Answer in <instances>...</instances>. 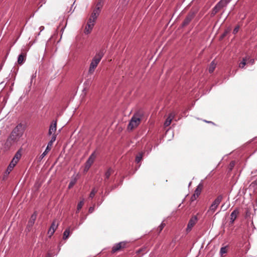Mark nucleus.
Wrapping results in <instances>:
<instances>
[{
  "instance_id": "nucleus-1",
  "label": "nucleus",
  "mask_w": 257,
  "mask_h": 257,
  "mask_svg": "<svg viewBox=\"0 0 257 257\" xmlns=\"http://www.w3.org/2000/svg\"><path fill=\"white\" fill-rule=\"evenodd\" d=\"M24 131L25 128L22 123L16 125L8 137L4 144V148L9 150L13 146L17 144L23 136Z\"/></svg>"
},
{
  "instance_id": "nucleus-2",
  "label": "nucleus",
  "mask_w": 257,
  "mask_h": 257,
  "mask_svg": "<svg viewBox=\"0 0 257 257\" xmlns=\"http://www.w3.org/2000/svg\"><path fill=\"white\" fill-rule=\"evenodd\" d=\"M104 53L105 51L103 49H101L96 53L95 56L92 59L90 64L88 70L89 74H91L94 72L95 68L97 67L102 58L103 57Z\"/></svg>"
},
{
  "instance_id": "nucleus-3",
  "label": "nucleus",
  "mask_w": 257,
  "mask_h": 257,
  "mask_svg": "<svg viewBox=\"0 0 257 257\" xmlns=\"http://www.w3.org/2000/svg\"><path fill=\"white\" fill-rule=\"evenodd\" d=\"M143 116V112L142 110H139L135 113L128 124V130H132L137 127L140 123Z\"/></svg>"
},
{
  "instance_id": "nucleus-4",
  "label": "nucleus",
  "mask_w": 257,
  "mask_h": 257,
  "mask_svg": "<svg viewBox=\"0 0 257 257\" xmlns=\"http://www.w3.org/2000/svg\"><path fill=\"white\" fill-rule=\"evenodd\" d=\"M223 199V195H219L217 198L213 201L211 205L210 206L209 209L207 211V213H211L212 214L217 208L218 205L221 202Z\"/></svg>"
},
{
  "instance_id": "nucleus-5",
  "label": "nucleus",
  "mask_w": 257,
  "mask_h": 257,
  "mask_svg": "<svg viewBox=\"0 0 257 257\" xmlns=\"http://www.w3.org/2000/svg\"><path fill=\"white\" fill-rule=\"evenodd\" d=\"M228 3L227 0H220L213 8L211 16H214L221 9L226 7Z\"/></svg>"
},
{
  "instance_id": "nucleus-6",
  "label": "nucleus",
  "mask_w": 257,
  "mask_h": 257,
  "mask_svg": "<svg viewBox=\"0 0 257 257\" xmlns=\"http://www.w3.org/2000/svg\"><path fill=\"white\" fill-rule=\"evenodd\" d=\"M129 242L126 241H121L115 244L112 247L111 253H114L117 251H120L125 248L128 247Z\"/></svg>"
},
{
  "instance_id": "nucleus-7",
  "label": "nucleus",
  "mask_w": 257,
  "mask_h": 257,
  "mask_svg": "<svg viewBox=\"0 0 257 257\" xmlns=\"http://www.w3.org/2000/svg\"><path fill=\"white\" fill-rule=\"evenodd\" d=\"M197 12L195 11H191L187 15L185 19L182 24V27H185L189 25V24L191 22V21L194 19L195 17Z\"/></svg>"
},
{
  "instance_id": "nucleus-8",
  "label": "nucleus",
  "mask_w": 257,
  "mask_h": 257,
  "mask_svg": "<svg viewBox=\"0 0 257 257\" xmlns=\"http://www.w3.org/2000/svg\"><path fill=\"white\" fill-rule=\"evenodd\" d=\"M56 139V135L54 134L52 136L51 140L48 143L47 147L45 151L40 156V159H42L47 154L48 152L50 150L51 147L52 146L53 143L55 141Z\"/></svg>"
},
{
  "instance_id": "nucleus-9",
  "label": "nucleus",
  "mask_w": 257,
  "mask_h": 257,
  "mask_svg": "<svg viewBox=\"0 0 257 257\" xmlns=\"http://www.w3.org/2000/svg\"><path fill=\"white\" fill-rule=\"evenodd\" d=\"M197 221V217L196 216H194L192 217L189 221V222L187 225V227L186 228V231L187 232L190 231L194 225L196 224Z\"/></svg>"
},
{
  "instance_id": "nucleus-10",
  "label": "nucleus",
  "mask_w": 257,
  "mask_h": 257,
  "mask_svg": "<svg viewBox=\"0 0 257 257\" xmlns=\"http://www.w3.org/2000/svg\"><path fill=\"white\" fill-rule=\"evenodd\" d=\"M94 25V23L91 21V20H88L85 29L84 33L86 34H89L91 32Z\"/></svg>"
},
{
  "instance_id": "nucleus-11",
  "label": "nucleus",
  "mask_w": 257,
  "mask_h": 257,
  "mask_svg": "<svg viewBox=\"0 0 257 257\" xmlns=\"http://www.w3.org/2000/svg\"><path fill=\"white\" fill-rule=\"evenodd\" d=\"M57 128V120H53L49 127L48 135L51 136L53 133H55Z\"/></svg>"
},
{
  "instance_id": "nucleus-12",
  "label": "nucleus",
  "mask_w": 257,
  "mask_h": 257,
  "mask_svg": "<svg viewBox=\"0 0 257 257\" xmlns=\"http://www.w3.org/2000/svg\"><path fill=\"white\" fill-rule=\"evenodd\" d=\"M96 157V152L94 151L89 156L85 164L91 166Z\"/></svg>"
},
{
  "instance_id": "nucleus-13",
  "label": "nucleus",
  "mask_w": 257,
  "mask_h": 257,
  "mask_svg": "<svg viewBox=\"0 0 257 257\" xmlns=\"http://www.w3.org/2000/svg\"><path fill=\"white\" fill-rule=\"evenodd\" d=\"M37 214L36 212H34V213L31 215V218L28 223V226L31 227L35 223L37 218Z\"/></svg>"
},
{
  "instance_id": "nucleus-14",
  "label": "nucleus",
  "mask_w": 257,
  "mask_h": 257,
  "mask_svg": "<svg viewBox=\"0 0 257 257\" xmlns=\"http://www.w3.org/2000/svg\"><path fill=\"white\" fill-rule=\"evenodd\" d=\"M17 163H18V162H17L16 161L14 160V159H12V160L11 161V162H10L9 165L8 167V168H7V170L6 171V172L8 174H9L10 173V172L13 169L14 167L16 165Z\"/></svg>"
},
{
  "instance_id": "nucleus-15",
  "label": "nucleus",
  "mask_w": 257,
  "mask_h": 257,
  "mask_svg": "<svg viewBox=\"0 0 257 257\" xmlns=\"http://www.w3.org/2000/svg\"><path fill=\"white\" fill-rule=\"evenodd\" d=\"M203 188V184L201 183H199L198 184V185L197 186L194 194L196 196L199 197V196L200 195V193L201 192V191H202Z\"/></svg>"
},
{
  "instance_id": "nucleus-16",
  "label": "nucleus",
  "mask_w": 257,
  "mask_h": 257,
  "mask_svg": "<svg viewBox=\"0 0 257 257\" xmlns=\"http://www.w3.org/2000/svg\"><path fill=\"white\" fill-rule=\"evenodd\" d=\"M26 54L24 53H22L19 55L18 58V63L19 64H22L25 61Z\"/></svg>"
},
{
  "instance_id": "nucleus-17",
  "label": "nucleus",
  "mask_w": 257,
  "mask_h": 257,
  "mask_svg": "<svg viewBox=\"0 0 257 257\" xmlns=\"http://www.w3.org/2000/svg\"><path fill=\"white\" fill-rule=\"evenodd\" d=\"M239 209L238 208H235L231 213L230 214V219L231 220H233L234 219L235 220L236 218H237L238 215L239 214Z\"/></svg>"
},
{
  "instance_id": "nucleus-18",
  "label": "nucleus",
  "mask_w": 257,
  "mask_h": 257,
  "mask_svg": "<svg viewBox=\"0 0 257 257\" xmlns=\"http://www.w3.org/2000/svg\"><path fill=\"white\" fill-rule=\"evenodd\" d=\"M114 171L111 168H109L104 175V181H106V180L108 179L110 176L113 173Z\"/></svg>"
},
{
  "instance_id": "nucleus-19",
  "label": "nucleus",
  "mask_w": 257,
  "mask_h": 257,
  "mask_svg": "<svg viewBox=\"0 0 257 257\" xmlns=\"http://www.w3.org/2000/svg\"><path fill=\"white\" fill-rule=\"evenodd\" d=\"M249 57L248 56L243 58L242 61L239 64V67L240 68H243L246 64L247 60H249Z\"/></svg>"
},
{
  "instance_id": "nucleus-20",
  "label": "nucleus",
  "mask_w": 257,
  "mask_h": 257,
  "mask_svg": "<svg viewBox=\"0 0 257 257\" xmlns=\"http://www.w3.org/2000/svg\"><path fill=\"white\" fill-rule=\"evenodd\" d=\"M21 151V149H19L15 154L13 159L18 162L19 160L20 159L22 156Z\"/></svg>"
},
{
  "instance_id": "nucleus-21",
  "label": "nucleus",
  "mask_w": 257,
  "mask_h": 257,
  "mask_svg": "<svg viewBox=\"0 0 257 257\" xmlns=\"http://www.w3.org/2000/svg\"><path fill=\"white\" fill-rule=\"evenodd\" d=\"M216 64L215 63L214 61H212L211 63L210 64L208 68V71L210 73H212L214 71L216 67Z\"/></svg>"
},
{
  "instance_id": "nucleus-22",
  "label": "nucleus",
  "mask_w": 257,
  "mask_h": 257,
  "mask_svg": "<svg viewBox=\"0 0 257 257\" xmlns=\"http://www.w3.org/2000/svg\"><path fill=\"white\" fill-rule=\"evenodd\" d=\"M144 153L140 152L136 157L135 161L137 163H139L142 160Z\"/></svg>"
},
{
  "instance_id": "nucleus-23",
  "label": "nucleus",
  "mask_w": 257,
  "mask_h": 257,
  "mask_svg": "<svg viewBox=\"0 0 257 257\" xmlns=\"http://www.w3.org/2000/svg\"><path fill=\"white\" fill-rule=\"evenodd\" d=\"M174 115L172 114H170L169 116L167 118L165 122V126H169L172 121V119L173 118Z\"/></svg>"
},
{
  "instance_id": "nucleus-24",
  "label": "nucleus",
  "mask_w": 257,
  "mask_h": 257,
  "mask_svg": "<svg viewBox=\"0 0 257 257\" xmlns=\"http://www.w3.org/2000/svg\"><path fill=\"white\" fill-rule=\"evenodd\" d=\"M70 231L69 228H67L63 233V239H67L70 235Z\"/></svg>"
},
{
  "instance_id": "nucleus-25",
  "label": "nucleus",
  "mask_w": 257,
  "mask_h": 257,
  "mask_svg": "<svg viewBox=\"0 0 257 257\" xmlns=\"http://www.w3.org/2000/svg\"><path fill=\"white\" fill-rule=\"evenodd\" d=\"M76 178H74V179H72L69 184L68 189H71L76 184Z\"/></svg>"
},
{
  "instance_id": "nucleus-26",
  "label": "nucleus",
  "mask_w": 257,
  "mask_h": 257,
  "mask_svg": "<svg viewBox=\"0 0 257 257\" xmlns=\"http://www.w3.org/2000/svg\"><path fill=\"white\" fill-rule=\"evenodd\" d=\"M227 246H224V247H222L221 248H220V254L221 256H223V255L226 253H227Z\"/></svg>"
},
{
  "instance_id": "nucleus-27",
  "label": "nucleus",
  "mask_w": 257,
  "mask_h": 257,
  "mask_svg": "<svg viewBox=\"0 0 257 257\" xmlns=\"http://www.w3.org/2000/svg\"><path fill=\"white\" fill-rule=\"evenodd\" d=\"M98 16L99 15H96V14L92 12L89 20H91V21H93V22L95 23V20L97 19Z\"/></svg>"
},
{
  "instance_id": "nucleus-28",
  "label": "nucleus",
  "mask_w": 257,
  "mask_h": 257,
  "mask_svg": "<svg viewBox=\"0 0 257 257\" xmlns=\"http://www.w3.org/2000/svg\"><path fill=\"white\" fill-rule=\"evenodd\" d=\"M103 6V2L102 0H98L96 4L95 8L97 9H101Z\"/></svg>"
},
{
  "instance_id": "nucleus-29",
  "label": "nucleus",
  "mask_w": 257,
  "mask_h": 257,
  "mask_svg": "<svg viewBox=\"0 0 257 257\" xmlns=\"http://www.w3.org/2000/svg\"><path fill=\"white\" fill-rule=\"evenodd\" d=\"M84 204V201L83 200H81L80 201L78 205H77V211L76 212H78L79 211V210L82 208L83 205Z\"/></svg>"
},
{
  "instance_id": "nucleus-30",
  "label": "nucleus",
  "mask_w": 257,
  "mask_h": 257,
  "mask_svg": "<svg viewBox=\"0 0 257 257\" xmlns=\"http://www.w3.org/2000/svg\"><path fill=\"white\" fill-rule=\"evenodd\" d=\"M58 224L57 223H56V221L54 220L50 228H51L52 230H53V231L56 230V228L58 227Z\"/></svg>"
},
{
  "instance_id": "nucleus-31",
  "label": "nucleus",
  "mask_w": 257,
  "mask_h": 257,
  "mask_svg": "<svg viewBox=\"0 0 257 257\" xmlns=\"http://www.w3.org/2000/svg\"><path fill=\"white\" fill-rule=\"evenodd\" d=\"M165 226L166 224L164 222H162L157 228V230L158 231L159 233L161 232Z\"/></svg>"
},
{
  "instance_id": "nucleus-32",
  "label": "nucleus",
  "mask_w": 257,
  "mask_h": 257,
  "mask_svg": "<svg viewBox=\"0 0 257 257\" xmlns=\"http://www.w3.org/2000/svg\"><path fill=\"white\" fill-rule=\"evenodd\" d=\"M97 191L95 190V188L92 189L91 190L90 194H89V198H93L94 196H95Z\"/></svg>"
},
{
  "instance_id": "nucleus-33",
  "label": "nucleus",
  "mask_w": 257,
  "mask_h": 257,
  "mask_svg": "<svg viewBox=\"0 0 257 257\" xmlns=\"http://www.w3.org/2000/svg\"><path fill=\"white\" fill-rule=\"evenodd\" d=\"M101 10L100 9H97V8H95L93 10V13H94L95 14H96V15H99L100 13Z\"/></svg>"
},
{
  "instance_id": "nucleus-34",
  "label": "nucleus",
  "mask_w": 257,
  "mask_h": 257,
  "mask_svg": "<svg viewBox=\"0 0 257 257\" xmlns=\"http://www.w3.org/2000/svg\"><path fill=\"white\" fill-rule=\"evenodd\" d=\"M198 197V196H196L194 194H193L192 196L191 197V198H190V201L191 202H193L194 201V200H195Z\"/></svg>"
},
{
  "instance_id": "nucleus-35",
  "label": "nucleus",
  "mask_w": 257,
  "mask_h": 257,
  "mask_svg": "<svg viewBox=\"0 0 257 257\" xmlns=\"http://www.w3.org/2000/svg\"><path fill=\"white\" fill-rule=\"evenodd\" d=\"M239 26H236L234 28L233 31V33L234 34H236L238 32V30H239Z\"/></svg>"
},
{
  "instance_id": "nucleus-36",
  "label": "nucleus",
  "mask_w": 257,
  "mask_h": 257,
  "mask_svg": "<svg viewBox=\"0 0 257 257\" xmlns=\"http://www.w3.org/2000/svg\"><path fill=\"white\" fill-rule=\"evenodd\" d=\"M247 63H250L251 65H252L254 63V59H250L249 58V60H247Z\"/></svg>"
},
{
  "instance_id": "nucleus-37",
  "label": "nucleus",
  "mask_w": 257,
  "mask_h": 257,
  "mask_svg": "<svg viewBox=\"0 0 257 257\" xmlns=\"http://www.w3.org/2000/svg\"><path fill=\"white\" fill-rule=\"evenodd\" d=\"M90 167H91L90 165H88V164H85L84 171H87L89 169Z\"/></svg>"
},
{
  "instance_id": "nucleus-38",
  "label": "nucleus",
  "mask_w": 257,
  "mask_h": 257,
  "mask_svg": "<svg viewBox=\"0 0 257 257\" xmlns=\"http://www.w3.org/2000/svg\"><path fill=\"white\" fill-rule=\"evenodd\" d=\"M227 209V207L225 206V204H223L221 206V210H222L223 211H225Z\"/></svg>"
},
{
  "instance_id": "nucleus-39",
  "label": "nucleus",
  "mask_w": 257,
  "mask_h": 257,
  "mask_svg": "<svg viewBox=\"0 0 257 257\" xmlns=\"http://www.w3.org/2000/svg\"><path fill=\"white\" fill-rule=\"evenodd\" d=\"M55 230H52L51 228H49V230H48V233L50 235V236L52 235L53 234V233H54Z\"/></svg>"
},
{
  "instance_id": "nucleus-40",
  "label": "nucleus",
  "mask_w": 257,
  "mask_h": 257,
  "mask_svg": "<svg viewBox=\"0 0 257 257\" xmlns=\"http://www.w3.org/2000/svg\"><path fill=\"white\" fill-rule=\"evenodd\" d=\"M94 207H89V210H88L89 213H92V212L94 211Z\"/></svg>"
},
{
  "instance_id": "nucleus-41",
  "label": "nucleus",
  "mask_w": 257,
  "mask_h": 257,
  "mask_svg": "<svg viewBox=\"0 0 257 257\" xmlns=\"http://www.w3.org/2000/svg\"><path fill=\"white\" fill-rule=\"evenodd\" d=\"M144 251V248H140L139 249H138L136 253H140V252H141L142 251Z\"/></svg>"
},
{
  "instance_id": "nucleus-42",
  "label": "nucleus",
  "mask_w": 257,
  "mask_h": 257,
  "mask_svg": "<svg viewBox=\"0 0 257 257\" xmlns=\"http://www.w3.org/2000/svg\"><path fill=\"white\" fill-rule=\"evenodd\" d=\"M227 33V31H225V32H224V33L222 34V35L221 36V38H223L224 37H225Z\"/></svg>"
},
{
  "instance_id": "nucleus-43",
  "label": "nucleus",
  "mask_w": 257,
  "mask_h": 257,
  "mask_svg": "<svg viewBox=\"0 0 257 257\" xmlns=\"http://www.w3.org/2000/svg\"><path fill=\"white\" fill-rule=\"evenodd\" d=\"M230 167H233L234 165V163L233 162H231L230 164Z\"/></svg>"
},
{
  "instance_id": "nucleus-44",
  "label": "nucleus",
  "mask_w": 257,
  "mask_h": 257,
  "mask_svg": "<svg viewBox=\"0 0 257 257\" xmlns=\"http://www.w3.org/2000/svg\"><path fill=\"white\" fill-rule=\"evenodd\" d=\"M204 121H205L206 122L209 123H212L213 124H214V123L213 122L211 121L204 120Z\"/></svg>"
},
{
  "instance_id": "nucleus-45",
  "label": "nucleus",
  "mask_w": 257,
  "mask_h": 257,
  "mask_svg": "<svg viewBox=\"0 0 257 257\" xmlns=\"http://www.w3.org/2000/svg\"><path fill=\"white\" fill-rule=\"evenodd\" d=\"M46 257H52V255L50 253H48L46 255Z\"/></svg>"
},
{
  "instance_id": "nucleus-46",
  "label": "nucleus",
  "mask_w": 257,
  "mask_h": 257,
  "mask_svg": "<svg viewBox=\"0 0 257 257\" xmlns=\"http://www.w3.org/2000/svg\"><path fill=\"white\" fill-rule=\"evenodd\" d=\"M234 219H233V220H231L230 219V224H233L234 223Z\"/></svg>"
},
{
  "instance_id": "nucleus-47",
  "label": "nucleus",
  "mask_w": 257,
  "mask_h": 257,
  "mask_svg": "<svg viewBox=\"0 0 257 257\" xmlns=\"http://www.w3.org/2000/svg\"><path fill=\"white\" fill-rule=\"evenodd\" d=\"M40 29H41V31H42L44 29V27L43 26H41L40 27Z\"/></svg>"
}]
</instances>
